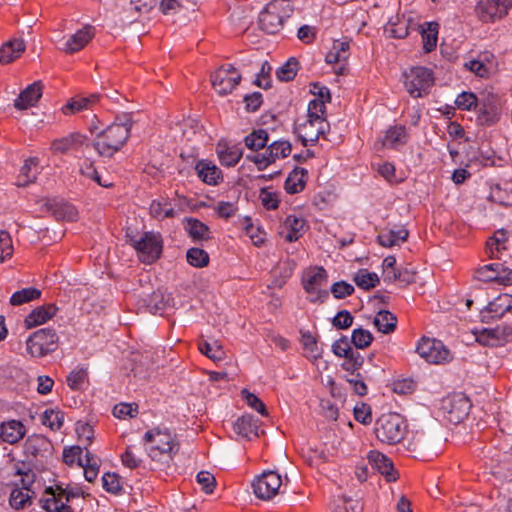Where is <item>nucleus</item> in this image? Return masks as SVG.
I'll return each instance as SVG.
<instances>
[{
  "mask_svg": "<svg viewBox=\"0 0 512 512\" xmlns=\"http://www.w3.org/2000/svg\"><path fill=\"white\" fill-rule=\"evenodd\" d=\"M132 117L126 113L117 116L115 122L100 130L92 142L93 148L101 157H112L126 143L132 128Z\"/></svg>",
  "mask_w": 512,
  "mask_h": 512,
  "instance_id": "1",
  "label": "nucleus"
},
{
  "mask_svg": "<svg viewBox=\"0 0 512 512\" xmlns=\"http://www.w3.org/2000/svg\"><path fill=\"white\" fill-rule=\"evenodd\" d=\"M82 493L79 488H72L70 485L63 486L61 483L46 487L41 499L42 508L46 512H72L68 505L74 499H79Z\"/></svg>",
  "mask_w": 512,
  "mask_h": 512,
  "instance_id": "2",
  "label": "nucleus"
},
{
  "mask_svg": "<svg viewBox=\"0 0 512 512\" xmlns=\"http://www.w3.org/2000/svg\"><path fill=\"white\" fill-rule=\"evenodd\" d=\"M406 432V422L398 413L382 414L375 422L374 433L376 438L388 445L400 442Z\"/></svg>",
  "mask_w": 512,
  "mask_h": 512,
  "instance_id": "3",
  "label": "nucleus"
},
{
  "mask_svg": "<svg viewBox=\"0 0 512 512\" xmlns=\"http://www.w3.org/2000/svg\"><path fill=\"white\" fill-rule=\"evenodd\" d=\"M292 11L291 5L284 0L268 3L259 15L258 22L261 30L269 34L277 33L282 28L284 20L290 17Z\"/></svg>",
  "mask_w": 512,
  "mask_h": 512,
  "instance_id": "4",
  "label": "nucleus"
},
{
  "mask_svg": "<svg viewBox=\"0 0 512 512\" xmlns=\"http://www.w3.org/2000/svg\"><path fill=\"white\" fill-rule=\"evenodd\" d=\"M128 242L137 251L138 257L141 262L145 264H152L159 259L163 241L159 233L144 232L139 238L127 235Z\"/></svg>",
  "mask_w": 512,
  "mask_h": 512,
  "instance_id": "5",
  "label": "nucleus"
},
{
  "mask_svg": "<svg viewBox=\"0 0 512 512\" xmlns=\"http://www.w3.org/2000/svg\"><path fill=\"white\" fill-rule=\"evenodd\" d=\"M241 80V73L232 64L222 65L210 75L211 85L220 96L231 94Z\"/></svg>",
  "mask_w": 512,
  "mask_h": 512,
  "instance_id": "6",
  "label": "nucleus"
},
{
  "mask_svg": "<svg viewBox=\"0 0 512 512\" xmlns=\"http://www.w3.org/2000/svg\"><path fill=\"white\" fill-rule=\"evenodd\" d=\"M58 336L49 328L35 331L26 341L27 351L33 357H42L57 349Z\"/></svg>",
  "mask_w": 512,
  "mask_h": 512,
  "instance_id": "7",
  "label": "nucleus"
},
{
  "mask_svg": "<svg viewBox=\"0 0 512 512\" xmlns=\"http://www.w3.org/2000/svg\"><path fill=\"white\" fill-rule=\"evenodd\" d=\"M144 440L150 443L149 456L152 459L157 458L161 454L173 453L178 450V443L175 437L167 430L159 428L147 431Z\"/></svg>",
  "mask_w": 512,
  "mask_h": 512,
  "instance_id": "8",
  "label": "nucleus"
},
{
  "mask_svg": "<svg viewBox=\"0 0 512 512\" xmlns=\"http://www.w3.org/2000/svg\"><path fill=\"white\" fill-rule=\"evenodd\" d=\"M404 86L412 97H423L433 85L432 71L425 67H414L404 75Z\"/></svg>",
  "mask_w": 512,
  "mask_h": 512,
  "instance_id": "9",
  "label": "nucleus"
},
{
  "mask_svg": "<svg viewBox=\"0 0 512 512\" xmlns=\"http://www.w3.org/2000/svg\"><path fill=\"white\" fill-rule=\"evenodd\" d=\"M327 278V272L323 267L311 268L303 275L302 282L305 291L314 295L310 298L311 302H324L328 298L329 292L322 289L327 284Z\"/></svg>",
  "mask_w": 512,
  "mask_h": 512,
  "instance_id": "10",
  "label": "nucleus"
},
{
  "mask_svg": "<svg viewBox=\"0 0 512 512\" xmlns=\"http://www.w3.org/2000/svg\"><path fill=\"white\" fill-rule=\"evenodd\" d=\"M416 352L428 363L433 364L448 362L452 358L449 349L442 341L426 337L419 341Z\"/></svg>",
  "mask_w": 512,
  "mask_h": 512,
  "instance_id": "11",
  "label": "nucleus"
},
{
  "mask_svg": "<svg viewBox=\"0 0 512 512\" xmlns=\"http://www.w3.org/2000/svg\"><path fill=\"white\" fill-rule=\"evenodd\" d=\"M512 7V0H479L475 12L484 22H494L506 16Z\"/></svg>",
  "mask_w": 512,
  "mask_h": 512,
  "instance_id": "12",
  "label": "nucleus"
},
{
  "mask_svg": "<svg viewBox=\"0 0 512 512\" xmlns=\"http://www.w3.org/2000/svg\"><path fill=\"white\" fill-rule=\"evenodd\" d=\"M281 476L275 471H265L252 483L254 494L262 500L272 499L279 491Z\"/></svg>",
  "mask_w": 512,
  "mask_h": 512,
  "instance_id": "13",
  "label": "nucleus"
},
{
  "mask_svg": "<svg viewBox=\"0 0 512 512\" xmlns=\"http://www.w3.org/2000/svg\"><path fill=\"white\" fill-rule=\"evenodd\" d=\"M442 407L447 413V419L458 424L469 415L471 403L464 394L459 393L443 400Z\"/></svg>",
  "mask_w": 512,
  "mask_h": 512,
  "instance_id": "14",
  "label": "nucleus"
},
{
  "mask_svg": "<svg viewBox=\"0 0 512 512\" xmlns=\"http://www.w3.org/2000/svg\"><path fill=\"white\" fill-rule=\"evenodd\" d=\"M371 466L383 475L388 482L396 481L399 477L398 472L394 468V464L385 454L372 450L367 455Z\"/></svg>",
  "mask_w": 512,
  "mask_h": 512,
  "instance_id": "15",
  "label": "nucleus"
},
{
  "mask_svg": "<svg viewBox=\"0 0 512 512\" xmlns=\"http://www.w3.org/2000/svg\"><path fill=\"white\" fill-rule=\"evenodd\" d=\"M492 462H495V474H502L504 477H512V447L508 448L506 443L495 452H488Z\"/></svg>",
  "mask_w": 512,
  "mask_h": 512,
  "instance_id": "16",
  "label": "nucleus"
},
{
  "mask_svg": "<svg viewBox=\"0 0 512 512\" xmlns=\"http://www.w3.org/2000/svg\"><path fill=\"white\" fill-rule=\"evenodd\" d=\"M500 117V109L497 99L492 95H486L480 100V112L477 116L479 125L491 126L495 124Z\"/></svg>",
  "mask_w": 512,
  "mask_h": 512,
  "instance_id": "17",
  "label": "nucleus"
},
{
  "mask_svg": "<svg viewBox=\"0 0 512 512\" xmlns=\"http://www.w3.org/2000/svg\"><path fill=\"white\" fill-rule=\"evenodd\" d=\"M53 445L43 435L33 434L27 437L24 443V452L33 457H49L52 454Z\"/></svg>",
  "mask_w": 512,
  "mask_h": 512,
  "instance_id": "18",
  "label": "nucleus"
},
{
  "mask_svg": "<svg viewBox=\"0 0 512 512\" xmlns=\"http://www.w3.org/2000/svg\"><path fill=\"white\" fill-rule=\"evenodd\" d=\"M43 84L41 81H35L28 85L14 100V107L18 110H26L35 106L42 96Z\"/></svg>",
  "mask_w": 512,
  "mask_h": 512,
  "instance_id": "19",
  "label": "nucleus"
},
{
  "mask_svg": "<svg viewBox=\"0 0 512 512\" xmlns=\"http://www.w3.org/2000/svg\"><path fill=\"white\" fill-rule=\"evenodd\" d=\"M44 206L57 220L76 221L77 210L74 206L57 199H46Z\"/></svg>",
  "mask_w": 512,
  "mask_h": 512,
  "instance_id": "20",
  "label": "nucleus"
},
{
  "mask_svg": "<svg viewBox=\"0 0 512 512\" xmlns=\"http://www.w3.org/2000/svg\"><path fill=\"white\" fill-rule=\"evenodd\" d=\"M26 429L19 420H9L0 424V438L9 444H16L24 438Z\"/></svg>",
  "mask_w": 512,
  "mask_h": 512,
  "instance_id": "21",
  "label": "nucleus"
},
{
  "mask_svg": "<svg viewBox=\"0 0 512 512\" xmlns=\"http://www.w3.org/2000/svg\"><path fill=\"white\" fill-rule=\"evenodd\" d=\"M94 28L85 26L78 30L65 43L64 51L66 53H75L85 47L94 36Z\"/></svg>",
  "mask_w": 512,
  "mask_h": 512,
  "instance_id": "22",
  "label": "nucleus"
},
{
  "mask_svg": "<svg viewBox=\"0 0 512 512\" xmlns=\"http://www.w3.org/2000/svg\"><path fill=\"white\" fill-rule=\"evenodd\" d=\"M197 176L208 185H217L222 180V172L210 161L200 160L195 166Z\"/></svg>",
  "mask_w": 512,
  "mask_h": 512,
  "instance_id": "23",
  "label": "nucleus"
},
{
  "mask_svg": "<svg viewBox=\"0 0 512 512\" xmlns=\"http://www.w3.org/2000/svg\"><path fill=\"white\" fill-rule=\"evenodd\" d=\"M406 142V133L403 126L390 127L384 137L375 143L377 150L381 148H396Z\"/></svg>",
  "mask_w": 512,
  "mask_h": 512,
  "instance_id": "24",
  "label": "nucleus"
},
{
  "mask_svg": "<svg viewBox=\"0 0 512 512\" xmlns=\"http://www.w3.org/2000/svg\"><path fill=\"white\" fill-rule=\"evenodd\" d=\"M58 308L53 304L40 306L31 311L25 318V325L27 328H32L41 325L50 318H52Z\"/></svg>",
  "mask_w": 512,
  "mask_h": 512,
  "instance_id": "25",
  "label": "nucleus"
},
{
  "mask_svg": "<svg viewBox=\"0 0 512 512\" xmlns=\"http://www.w3.org/2000/svg\"><path fill=\"white\" fill-rule=\"evenodd\" d=\"M307 170L301 167H295L288 175L285 181V190L288 194H296L305 188Z\"/></svg>",
  "mask_w": 512,
  "mask_h": 512,
  "instance_id": "26",
  "label": "nucleus"
},
{
  "mask_svg": "<svg viewBox=\"0 0 512 512\" xmlns=\"http://www.w3.org/2000/svg\"><path fill=\"white\" fill-rule=\"evenodd\" d=\"M25 50L23 40L13 39L0 47V63L7 64L18 58Z\"/></svg>",
  "mask_w": 512,
  "mask_h": 512,
  "instance_id": "27",
  "label": "nucleus"
},
{
  "mask_svg": "<svg viewBox=\"0 0 512 512\" xmlns=\"http://www.w3.org/2000/svg\"><path fill=\"white\" fill-rule=\"evenodd\" d=\"M233 430L236 434L245 438L251 435L258 436V420L252 415H243L234 423Z\"/></svg>",
  "mask_w": 512,
  "mask_h": 512,
  "instance_id": "28",
  "label": "nucleus"
},
{
  "mask_svg": "<svg viewBox=\"0 0 512 512\" xmlns=\"http://www.w3.org/2000/svg\"><path fill=\"white\" fill-rule=\"evenodd\" d=\"M327 127L328 124H321L309 127H306V124H300L295 131L298 134L299 138L301 139L302 144L304 146H307L308 142H310L311 144L316 143L317 140L319 139V136L325 134Z\"/></svg>",
  "mask_w": 512,
  "mask_h": 512,
  "instance_id": "29",
  "label": "nucleus"
},
{
  "mask_svg": "<svg viewBox=\"0 0 512 512\" xmlns=\"http://www.w3.org/2000/svg\"><path fill=\"white\" fill-rule=\"evenodd\" d=\"M408 235V230L405 228H400L398 230L390 229L387 231H382L377 236V241L381 246L389 248L405 242L408 238Z\"/></svg>",
  "mask_w": 512,
  "mask_h": 512,
  "instance_id": "30",
  "label": "nucleus"
},
{
  "mask_svg": "<svg viewBox=\"0 0 512 512\" xmlns=\"http://www.w3.org/2000/svg\"><path fill=\"white\" fill-rule=\"evenodd\" d=\"M373 324L383 334H390L395 331L397 317L388 310H380L374 318Z\"/></svg>",
  "mask_w": 512,
  "mask_h": 512,
  "instance_id": "31",
  "label": "nucleus"
},
{
  "mask_svg": "<svg viewBox=\"0 0 512 512\" xmlns=\"http://www.w3.org/2000/svg\"><path fill=\"white\" fill-rule=\"evenodd\" d=\"M184 229L194 241L209 239V228L206 224L196 218H186Z\"/></svg>",
  "mask_w": 512,
  "mask_h": 512,
  "instance_id": "32",
  "label": "nucleus"
},
{
  "mask_svg": "<svg viewBox=\"0 0 512 512\" xmlns=\"http://www.w3.org/2000/svg\"><path fill=\"white\" fill-rule=\"evenodd\" d=\"M86 137L79 133H72L61 139L52 142V149L55 152L65 153L71 148H77L84 144Z\"/></svg>",
  "mask_w": 512,
  "mask_h": 512,
  "instance_id": "33",
  "label": "nucleus"
},
{
  "mask_svg": "<svg viewBox=\"0 0 512 512\" xmlns=\"http://www.w3.org/2000/svg\"><path fill=\"white\" fill-rule=\"evenodd\" d=\"M100 99V95L92 94L89 97H82L79 99H70L66 105L63 106L62 112L65 115L74 114L83 109H88Z\"/></svg>",
  "mask_w": 512,
  "mask_h": 512,
  "instance_id": "34",
  "label": "nucleus"
},
{
  "mask_svg": "<svg viewBox=\"0 0 512 512\" xmlns=\"http://www.w3.org/2000/svg\"><path fill=\"white\" fill-rule=\"evenodd\" d=\"M508 235H510V231L506 229H499L495 232V234L487 241L486 248L487 253L492 259H500V255L497 253L500 252V245L505 244L507 241Z\"/></svg>",
  "mask_w": 512,
  "mask_h": 512,
  "instance_id": "35",
  "label": "nucleus"
},
{
  "mask_svg": "<svg viewBox=\"0 0 512 512\" xmlns=\"http://www.w3.org/2000/svg\"><path fill=\"white\" fill-rule=\"evenodd\" d=\"M353 281L359 288L370 290L379 284L380 279L374 272H369L367 269H359L355 273Z\"/></svg>",
  "mask_w": 512,
  "mask_h": 512,
  "instance_id": "36",
  "label": "nucleus"
},
{
  "mask_svg": "<svg viewBox=\"0 0 512 512\" xmlns=\"http://www.w3.org/2000/svg\"><path fill=\"white\" fill-rule=\"evenodd\" d=\"M269 140V134L264 129L253 130L244 139L245 145L253 151H259L266 147Z\"/></svg>",
  "mask_w": 512,
  "mask_h": 512,
  "instance_id": "37",
  "label": "nucleus"
},
{
  "mask_svg": "<svg viewBox=\"0 0 512 512\" xmlns=\"http://www.w3.org/2000/svg\"><path fill=\"white\" fill-rule=\"evenodd\" d=\"M511 302L512 296L504 294L489 302L486 309L489 313L493 314V317H501L505 313L509 312V308H511Z\"/></svg>",
  "mask_w": 512,
  "mask_h": 512,
  "instance_id": "38",
  "label": "nucleus"
},
{
  "mask_svg": "<svg viewBox=\"0 0 512 512\" xmlns=\"http://www.w3.org/2000/svg\"><path fill=\"white\" fill-rule=\"evenodd\" d=\"M427 28H422L423 49L431 52L435 49L438 39V24L436 22L425 23Z\"/></svg>",
  "mask_w": 512,
  "mask_h": 512,
  "instance_id": "39",
  "label": "nucleus"
},
{
  "mask_svg": "<svg viewBox=\"0 0 512 512\" xmlns=\"http://www.w3.org/2000/svg\"><path fill=\"white\" fill-rule=\"evenodd\" d=\"M500 269H502L500 263L484 265L476 270L475 278L482 282H497Z\"/></svg>",
  "mask_w": 512,
  "mask_h": 512,
  "instance_id": "40",
  "label": "nucleus"
},
{
  "mask_svg": "<svg viewBox=\"0 0 512 512\" xmlns=\"http://www.w3.org/2000/svg\"><path fill=\"white\" fill-rule=\"evenodd\" d=\"M41 296V291L34 287L23 288L12 294L10 304L13 306L22 305L32 300L38 299Z\"/></svg>",
  "mask_w": 512,
  "mask_h": 512,
  "instance_id": "41",
  "label": "nucleus"
},
{
  "mask_svg": "<svg viewBox=\"0 0 512 512\" xmlns=\"http://www.w3.org/2000/svg\"><path fill=\"white\" fill-rule=\"evenodd\" d=\"M199 350L213 361H220L224 358V351L218 341L209 342L207 340L199 343Z\"/></svg>",
  "mask_w": 512,
  "mask_h": 512,
  "instance_id": "42",
  "label": "nucleus"
},
{
  "mask_svg": "<svg viewBox=\"0 0 512 512\" xmlns=\"http://www.w3.org/2000/svg\"><path fill=\"white\" fill-rule=\"evenodd\" d=\"M285 226L289 229L288 234L286 235V240L288 242H294L299 239L301 236V231L305 225V221L303 218H297L295 216L289 215L285 220Z\"/></svg>",
  "mask_w": 512,
  "mask_h": 512,
  "instance_id": "43",
  "label": "nucleus"
},
{
  "mask_svg": "<svg viewBox=\"0 0 512 512\" xmlns=\"http://www.w3.org/2000/svg\"><path fill=\"white\" fill-rule=\"evenodd\" d=\"M186 258L190 265L197 268H203L209 264V255L201 248H190L186 253Z\"/></svg>",
  "mask_w": 512,
  "mask_h": 512,
  "instance_id": "44",
  "label": "nucleus"
},
{
  "mask_svg": "<svg viewBox=\"0 0 512 512\" xmlns=\"http://www.w3.org/2000/svg\"><path fill=\"white\" fill-rule=\"evenodd\" d=\"M299 63L296 58L292 57L288 59V61L283 64L276 71V76L280 81H291L295 78L298 71Z\"/></svg>",
  "mask_w": 512,
  "mask_h": 512,
  "instance_id": "45",
  "label": "nucleus"
},
{
  "mask_svg": "<svg viewBox=\"0 0 512 512\" xmlns=\"http://www.w3.org/2000/svg\"><path fill=\"white\" fill-rule=\"evenodd\" d=\"M64 421V415L61 411L47 409L42 415V424L49 427L53 431L59 430Z\"/></svg>",
  "mask_w": 512,
  "mask_h": 512,
  "instance_id": "46",
  "label": "nucleus"
},
{
  "mask_svg": "<svg viewBox=\"0 0 512 512\" xmlns=\"http://www.w3.org/2000/svg\"><path fill=\"white\" fill-rule=\"evenodd\" d=\"M486 335H492V338L496 339L497 345H504L512 341V327L507 324L498 325L486 332Z\"/></svg>",
  "mask_w": 512,
  "mask_h": 512,
  "instance_id": "47",
  "label": "nucleus"
},
{
  "mask_svg": "<svg viewBox=\"0 0 512 512\" xmlns=\"http://www.w3.org/2000/svg\"><path fill=\"white\" fill-rule=\"evenodd\" d=\"M373 339L372 333L363 328L354 329L351 335V342L358 349H364L370 346Z\"/></svg>",
  "mask_w": 512,
  "mask_h": 512,
  "instance_id": "48",
  "label": "nucleus"
},
{
  "mask_svg": "<svg viewBox=\"0 0 512 512\" xmlns=\"http://www.w3.org/2000/svg\"><path fill=\"white\" fill-rule=\"evenodd\" d=\"M30 501L29 492L15 488L12 490L9 498L10 506L15 510L24 509L27 502Z\"/></svg>",
  "mask_w": 512,
  "mask_h": 512,
  "instance_id": "49",
  "label": "nucleus"
},
{
  "mask_svg": "<svg viewBox=\"0 0 512 512\" xmlns=\"http://www.w3.org/2000/svg\"><path fill=\"white\" fill-rule=\"evenodd\" d=\"M291 150V143L286 140L274 141L267 147V151H270L275 160L279 157H287L288 155H290Z\"/></svg>",
  "mask_w": 512,
  "mask_h": 512,
  "instance_id": "50",
  "label": "nucleus"
},
{
  "mask_svg": "<svg viewBox=\"0 0 512 512\" xmlns=\"http://www.w3.org/2000/svg\"><path fill=\"white\" fill-rule=\"evenodd\" d=\"M113 415L119 419L125 417L134 418L138 414V405L136 403H119L113 408Z\"/></svg>",
  "mask_w": 512,
  "mask_h": 512,
  "instance_id": "51",
  "label": "nucleus"
},
{
  "mask_svg": "<svg viewBox=\"0 0 512 512\" xmlns=\"http://www.w3.org/2000/svg\"><path fill=\"white\" fill-rule=\"evenodd\" d=\"M455 105L461 110H471L478 105V98L474 93L464 91L457 96Z\"/></svg>",
  "mask_w": 512,
  "mask_h": 512,
  "instance_id": "52",
  "label": "nucleus"
},
{
  "mask_svg": "<svg viewBox=\"0 0 512 512\" xmlns=\"http://www.w3.org/2000/svg\"><path fill=\"white\" fill-rule=\"evenodd\" d=\"M241 396L252 409L256 410L261 415L265 416L268 414L265 404L255 394L251 393L247 389H243L241 391Z\"/></svg>",
  "mask_w": 512,
  "mask_h": 512,
  "instance_id": "53",
  "label": "nucleus"
},
{
  "mask_svg": "<svg viewBox=\"0 0 512 512\" xmlns=\"http://www.w3.org/2000/svg\"><path fill=\"white\" fill-rule=\"evenodd\" d=\"M82 448L80 446H71L63 451V461L65 464L72 466L76 462L79 466H83Z\"/></svg>",
  "mask_w": 512,
  "mask_h": 512,
  "instance_id": "54",
  "label": "nucleus"
},
{
  "mask_svg": "<svg viewBox=\"0 0 512 512\" xmlns=\"http://www.w3.org/2000/svg\"><path fill=\"white\" fill-rule=\"evenodd\" d=\"M345 362L342 364V368L354 375L359 370L363 363L364 358L359 352L352 351L348 357L345 358Z\"/></svg>",
  "mask_w": 512,
  "mask_h": 512,
  "instance_id": "55",
  "label": "nucleus"
},
{
  "mask_svg": "<svg viewBox=\"0 0 512 512\" xmlns=\"http://www.w3.org/2000/svg\"><path fill=\"white\" fill-rule=\"evenodd\" d=\"M489 198L491 201L500 205H512V191L507 192L506 190H503L499 185H496L491 189Z\"/></svg>",
  "mask_w": 512,
  "mask_h": 512,
  "instance_id": "56",
  "label": "nucleus"
},
{
  "mask_svg": "<svg viewBox=\"0 0 512 512\" xmlns=\"http://www.w3.org/2000/svg\"><path fill=\"white\" fill-rule=\"evenodd\" d=\"M220 162L227 167L235 166L242 157V152L238 149H226L218 152Z\"/></svg>",
  "mask_w": 512,
  "mask_h": 512,
  "instance_id": "57",
  "label": "nucleus"
},
{
  "mask_svg": "<svg viewBox=\"0 0 512 512\" xmlns=\"http://www.w3.org/2000/svg\"><path fill=\"white\" fill-rule=\"evenodd\" d=\"M196 481L207 494L212 493L216 486V479L214 475L208 471L198 472L196 475Z\"/></svg>",
  "mask_w": 512,
  "mask_h": 512,
  "instance_id": "58",
  "label": "nucleus"
},
{
  "mask_svg": "<svg viewBox=\"0 0 512 512\" xmlns=\"http://www.w3.org/2000/svg\"><path fill=\"white\" fill-rule=\"evenodd\" d=\"M13 253V245L10 234L7 231H0V263L6 258L11 257Z\"/></svg>",
  "mask_w": 512,
  "mask_h": 512,
  "instance_id": "59",
  "label": "nucleus"
},
{
  "mask_svg": "<svg viewBox=\"0 0 512 512\" xmlns=\"http://www.w3.org/2000/svg\"><path fill=\"white\" fill-rule=\"evenodd\" d=\"M301 341L303 347L310 353V356L312 358L318 359L319 357H321L322 352L317 346V340L310 332L302 333Z\"/></svg>",
  "mask_w": 512,
  "mask_h": 512,
  "instance_id": "60",
  "label": "nucleus"
},
{
  "mask_svg": "<svg viewBox=\"0 0 512 512\" xmlns=\"http://www.w3.org/2000/svg\"><path fill=\"white\" fill-rule=\"evenodd\" d=\"M354 286L345 282L338 281L331 286V293L336 299H344L354 293Z\"/></svg>",
  "mask_w": 512,
  "mask_h": 512,
  "instance_id": "61",
  "label": "nucleus"
},
{
  "mask_svg": "<svg viewBox=\"0 0 512 512\" xmlns=\"http://www.w3.org/2000/svg\"><path fill=\"white\" fill-rule=\"evenodd\" d=\"M81 174L94 180L98 185L102 187H111L112 183L108 182H102L101 176L99 175L98 171L94 167L92 162H85L83 166L80 169Z\"/></svg>",
  "mask_w": 512,
  "mask_h": 512,
  "instance_id": "62",
  "label": "nucleus"
},
{
  "mask_svg": "<svg viewBox=\"0 0 512 512\" xmlns=\"http://www.w3.org/2000/svg\"><path fill=\"white\" fill-rule=\"evenodd\" d=\"M353 316L348 310H340L332 319V325L337 329H347L353 324Z\"/></svg>",
  "mask_w": 512,
  "mask_h": 512,
  "instance_id": "63",
  "label": "nucleus"
},
{
  "mask_svg": "<svg viewBox=\"0 0 512 512\" xmlns=\"http://www.w3.org/2000/svg\"><path fill=\"white\" fill-rule=\"evenodd\" d=\"M246 158L255 163L259 170H264L268 165L275 162L273 155L267 150L264 153L247 155Z\"/></svg>",
  "mask_w": 512,
  "mask_h": 512,
  "instance_id": "64",
  "label": "nucleus"
}]
</instances>
